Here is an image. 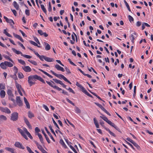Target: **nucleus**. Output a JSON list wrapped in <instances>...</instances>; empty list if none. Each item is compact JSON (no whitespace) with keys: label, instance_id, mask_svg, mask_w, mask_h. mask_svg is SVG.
<instances>
[{"label":"nucleus","instance_id":"nucleus-1","mask_svg":"<svg viewBox=\"0 0 153 153\" xmlns=\"http://www.w3.org/2000/svg\"><path fill=\"white\" fill-rule=\"evenodd\" d=\"M17 129L21 135L26 140H27L28 138L25 134H26L30 139H33V137L31 135L25 128L23 127V130L20 128H18Z\"/></svg>","mask_w":153,"mask_h":153},{"label":"nucleus","instance_id":"nucleus-2","mask_svg":"<svg viewBox=\"0 0 153 153\" xmlns=\"http://www.w3.org/2000/svg\"><path fill=\"white\" fill-rule=\"evenodd\" d=\"M19 114L17 112H14L12 113L10 116V120L13 121H16L18 118Z\"/></svg>","mask_w":153,"mask_h":153},{"label":"nucleus","instance_id":"nucleus-3","mask_svg":"<svg viewBox=\"0 0 153 153\" xmlns=\"http://www.w3.org/2000/svg\"><path fill=\"white\" fill-rule=\"evenodd\" d=\"M31 78L34 80V79H37L39 80L44 83H45V82L44 79L41 77L40 76H39L36 75L30 76Z\"/></svg>","mask_w":153,"mask_h":153},{"label":"nucleus","instance_id":"nucleus-4","mask_svg":"<svg viewBox=\"0 0 153 153\" xmlns=\"http://www.w3.org/2000/svg\"><path fill=\"white\" fill-rule=\"evenodd\" d=\"M46 82L50 86L53 87V88L56 89L58 91H60V90H62V89L60 88L59 87H58L56 85H53V84L52 83H54V82L53 81L51 80L50 82L46 81Z\"/></svg>","mask_w":153,"mask_h":153},{"label":"nucleus","instance_id":"nucleus-5","mask_svg":"<svg viewBox=\"0 0 153 153\" xmlns=\"http://www.w3.org/2000/svg\"><path fill=\"white\" fill-rule=\"evenodd\" d=\"M7 94L9 96V98L12 101H14V99L13 98V95L12 93V91L11 89H8L7 92Z\"/></svg>","mask_w":153,"mask_h":153},{"label":"nucleus","instance_id":"nucleus-6","mask_svg":"<svg viewBox=\"0 0 153 153\" xmlns=\"http://www.w3.org/2000/svg\"><path fill=\"white\" fill-rule=\"evenodd\" d=\"M0 110L2 112L7 114H10L11 113L10 110L7 107L3 108L0 107Z\"/></svg>","mask_w":153,"mask_h":153},{"label":"nucleus","instance_id":"nucleus-7","mask_svg":"<svg viewBox=\"0 0 153 153\" xmlns=\"http://www.w3.org/2000/svg\"><path fill=\"white\" fill-rule=\"evenodd\" d=\"M14 146L16 147L24 149H25L24 147L23 146L22 143L19 142H16L14 144Z\"/></svg>","mask_w":153,"mask_h":153},{"label":"nucleus","instance_id":"nucleus-8","mask_svg":"<svg viewBox=\"0 0 153 153\" xmlns=\"http://www.w3.org/2000/svg\"><path fill=\"white\" fill-rule=\"evenodd\" d=\"M16 102L18 105L20 106H22L23 105L22 101L19 97H16Z\"/></svg>","mask_w":153,"mask_h":153},{"label":"nucleus","instance_id":"nucleus-9","mask_svg":"<svg viewBox=\"0 0 153 153\" xmlns=\"http://www.w3.org/2000/svg\"><path fill=\"white\" fill-rule=\"evenodd\" d=\"M22 68L26 72H29L31 71V69L29 66H24L22 67Z\"/></svg>","mask_w":153,"mask_h":153},{"label":"nucleus","instance_id":"nucleus-10","mask_svg":"<svg viewBox=\"0 0 153 153\" xmlns=\"http://www.w3.org/2000/svg\"><path fill=\"white\" fill-rule=\"evenodd\" d=\"M38 33L41 36L43 35L45 37H46L48 36V34L46 33H44L41 30H38L37 31Z\"/></svg>","mask_w":153,"mask_h":153},{"label":"nucleus","instance_id":"nucleus-11","mask_svg":"<svg viewBox=\"0 0 153 153\" xmlns=\"http://www.w3.org/2000/svg\"><path fill=\"white\" fill-rule=\"evenodd\" d=\"M55 68L59 71H60L62 72L65 71V70L63 67L60 66L59 65L56 64L55 65Z\"/></svg>","mask_w":153,"mask_h":153},{"label":"nucleus","instance_id":"nucleus-12","mask_svg":"<svg viewBox=\"0 0 153 153\" xmlns=\"http://www.w3.org/2000/svg\"><path fill=\"white\" fill-rule=\"evenodd\" d=\"M33 80L31 78L30 76H29L28 78V82L30 86L34 84L35 83L32 81Z\"/></svg>","mask_w":153,"mask_h":153},{"label":"nucleus","instance_id":"nucleus-13","mask_svg":"<svg viewBox=\"0 0 153 153\" xmlns=\"http://www.w3.org/2000/svg\"><path fill=\"white\" fill-rule=\"evenodd\" d=\"M15 82L16 84V86L18 91L19 90H22L23 91H24L22 88L21 85L19 84L16 81H15Z\"/></svg>","mask_w":153,"mask_h":153},{"label":"nucleus","instance_id":"nucleus-14","mask_svg":"<svg viewBox=\"0 0 153 153\" xmlns=\"http://www.w3.org/2000/svg\"><path fill=\"white\" fill-rule=\"evenodd\" d=\"M5 149L7 151L10 152L11 153H15V149L13 148L6 147L5 148Z\"/></svg>","mask_w":153,"mask_h":153},{"label":"nucleus","instance_id":"nucleus-15","mask_svg":"<svg viewBox=\"0 0 153 153\" xmlns=\"http://www.w3.org/2000/svg\"><path fill=\"white\" fill-rule=\"evenodd\" d=\"M43 44L45 46V50L48 51L50 49L51 47L48 44L45 42H44Z\"/></svg>","mask_w":153,"mask_h":153},{"label":"nucleus","instance_id":"nucleus-16","mask_svg":"<svg viewBox=\"0 0 153 153\" xmlns=\"http://www.w3.org/2000/svg\"><path fill=\"white\" fill-rule=\"evenodd\" d=\"M45 128L46 131H47L48 135L51 138V139L53 140V141L55 142V140L54 139L53 137V136L51 134V133L48 131L47 128L46 127H45Z\"/></svg>","mask_w":153,"mask_h":153},{"label":"nucleus","instance_id":"nucleus-17","mask_svg":"<svg viewBox=\"0 0 153 153\" xmlns=\"http://www.w3.org/2000/svg\"><path fill=\"white\" fill-rule=\"evenodd\" d=\"M24 102L26 104V105L27 106V107L28 108H30V105L28 101H27V99L25 97H24Z\"/></svg>","mask_w":153,"mask_h":153},{"label":"nucleus","instance_id":"nucleus-18","mask_svg":"<svg viewBox=\"0 0 153 153\" xmlns=\"http://www.w3.org/2000/svg\"><path fill=\"white\" fill-rule=\"evenodd\" d=\"M13 35L15 36V37L20 40L22 42H24V40L22 38V37L20 36L19 35L15 34L14 33H13Z\"/></svg>","mask_w":153,"mask_h":153},{"label":"nucleus","instance_id":"nucleus-19","mask_svg":"<svg viewBox=\"0 0 153 153\" xmlns=\"http://www.w3.org/2000/svg\"><path fill=\"white\" fill-rule=\"evenodd\" d=\"M0 67L3 69H6L7 68L6 64L5 63V61L1 63Z\"/></svg>","mask_w":153,"mask_h":153},{"label":"nucleus","instance_id":"nucleus-20","mask_svg":"<svg viewBox=\"0 0 153 153\" xmlns=\"http://www.w3.org/2000/svg\"><path fill=\"white\" fill-rule=\"evenodd\" d=\"M45 61L47 62H52L54 61V59H53L49 58L46 56H45Z\"/></svg>","mask_w":153,"mask_h":153},{"label":"nucleus","instance_id":"nucleus-21","mask_svg":"<svg viewBox=\"0 0 153 153\" xmlns=\"http://www.w3.org/2000/svg\"><path fill=\"white\" fill-rule=\"evenodd\" d=\"M7 120V118L6 116L3 115H0V121H6Z\"/></svg>","mask_w":153,"mask_h":153},{"label":"nucleus","instance_id":"nucleus-22","mask_svg":"<svg viewBox=\"0 0 153 153\" xmlns=\"http://www.w3.org/2000/svg\"><path fill=\"white\" fill-rule=\"evenodd\" d=\"M12 50L14 53L17 54H21V56L22 54H23L21 52L19 51L16 50L15 48H12Z\"/></svg>","mask_w":153,"mask_h":153},{"label":"nucleus","instance_id":"nucleus-23","mask_svg":"<svg viewBox=\"0 0 153 153\" xmlns=\"http://www.w3.org/2000/svg\"><path fill=\"white\" fill-rule=\"evenodd\" d=\"M0 94L1 98L4 97L5 95V92L3 90H1L0 91Z\"/></svg>","mask_w":153,"mask_h":153},{"label":"nucleus","instance_id":"nucleus-24","mask_svg":"<svg viewBox=\"0 0 153 153\" xmlns=\"http://www.w3.org/2000/svg\"><path fill=\"white\" fill-rule=\"evenodd\" d=\"M13 5L14 7L16 9V10H18L19 8V6L16 1H14L13 2Z\"/></svg>","mask_w":153,"mask_h":153},{"label":"nucleus","instance_id":"nucleus-25","mask_svg":"<svg viewBox=\"0 0 153 153\" xmlns=\"http://www.w3.org/2000/svg\"><path fill=\"white\" fill-rule=\"evenodd\" d=\"M59 143L62 146L65 148H67L66 145L62 139L60 140Z\"/></svg>","mask_w":153,"mask_h":153},{"label":"nucleus","instance_id":"nucleus-26","mask_svg":"<svg viewBox=\"0 0 153 153\" xmlns=\"http://www.w3.org/2000/svg\"><path fill=\"white\" fill-rule=\"evenodd\" d=\"M36 135H37L38 136L40 139V141L41 142V143H43V140L42 135L40 134L39 133H38V134H36Z\"/></svg>","mask_w":153,"mask_h":153},{"label":"nucleus","instance_id":"nucleus-27","mask_svg":"<svg viewBox=\"0 0 153 153\" xmlns=\"http://www.w3.org/2000/svg\"><path fill=\"white\" fill-rule=\"evenodd\" d=\"M5 63L6 64V66L9 67H11L13 66V64L11 62L7 61H5Z\"/></svg>","mask_w":153,"mask_h":153},{"label":"nucleus","instance_id":"nucleus-28","mask_svg":"<svg viewBox=\"0 0 153 153\" xmlns=\"http://www.w3.org/2000/svg\"><path fill=\"white\" fill-rule=\"evenodd\" d=\"M7 22L10 23L11 25H13L14 24V23L13 20L8 19L6 21Z\"/></svg>","mask_w":153,"mask_h":153},{"label":"nucleus","instance_id":"nucleus-29","mask_svg":"<svg viewBox=\"0 0 153 153\" xmlns=\"http://www.w3.org/2000/svg\"><path fill=\"white\" fill-rule=\"evenodd\" d=\"M95 104L97 106H98L99 107H100L102 111H103L105 109L101 105L97 102H95Z\"/></svg>","mask_w":153,"mask_h":153},{"label":"nucleus","instance_id":"nucleus-30","mask_svg":"<svg viewBox=\"0 0 153 153\" xmlns=\"http://www.w3.org/2000/svg\"><path fill=\"white\" fill-rule=\"evenodd\" d=\"M28 117L30 118H31L34 117V114L30 111H28Z\"/></svg>","mask_w":153,"mask_h":153},{"label":"nucleus","instance_id":"nucleus-31","mask_svg":"<svg viewBox=\"0 0 153 153\" xmlns=\"http://www.w3.org/2000/svg\"><path fill=\"white\" fill-rule=\"evenodd\" d=\"M105 129L106 130L108 131V132L109 133V134L113 136H114V137H115L116 136L115 134L114 133H113V132H111L110 130L108 128H105Z\"/></svg>","mask_w":153,"mask_h":153},{"label":"nucleus","instance_id":"nucleus-32","mask_svg":"<svg viewBox=\"0 0 153 153\" xmlns=\"http://www.w3.org/2000/svg\"><path fill=\"white\" fill-rule=\"evenodd\" d=\"M53 80L56 83L59 84H62V82L59 80L57 79H53Z\"/></svg>","mask_w":153,"mask_h":153},{"label":"nucleus","instance_id":"nucleus-33","mask_svg":"<svg viewBox=\"0 0 153 153\" xmlns=\"http://www.w3.org/2000/svg\"><path fill=\"white\" fill-rule=\"evenodd\" d=\"M4 57L7 60H8L9 61H10L12 62L13 63V61L11 59V58H10V57L6 55H5L4 56Z\"/></svg>","mask_w":153,"mask_h":153},{"label":"nucleus","instance_id":"nucleus-34","mask_svg":"<svg viewBox=\"0 0 153 153\" xmlns=\"http://www.w3.org/2000/svg\"><path fill=\"white\" fill-rule=\"evenodd\" d=\"M75 112L77 114H79L81 113L80 110L77 107H76L75 108Z\"/></svg>","mask_w":153,"mask_h":153},{"label":"nucleus","instance_id":"nucleus-35","mask_svg":"<svg viewBox=\"0 0 153 153\" xmlns=\"http://www.w3.org/2000/svg\"><path fill=\"white\" fill-rule=\"evenodd\" d=\"M18 75V77L20 79H22L24 77L23 74L21 72H19Z\"/></svg>","mask_w":153,"mask_h":153},{"label":"nucleus","instance_id":"nucleus-36","mask_svg":"<svg viewBox=\"0 0 153 153\" xmlns=\"http://www.w3.org/2000/svg\"><path fill=\"white\" fill-rule=\"evenodd\" d=\"M28 61L30 63H32V64L35 65H37V62L35 61L29 59H28Z\"/></svg>","mask_w":153,"mask_h":153},{"label":"nucleus","instance_id":"nucleus-37","mask_svg":"<svg viewBox=\"0 0 153 153\" xmlns=\"http://www.w3.org/2000/svg\"><path fill=\"white\" fill-rule=\"evenodd\" d=\"M124 2L126 7H127V8H128V11L130 12H131V10L130 9L129 6L128 5V3H127V2L125 0H124Z\"/></svg>","mask_w":153,"mask_h":153},{"label":"nucleus","instance_id":"nucleus-38","mask_svg":"<svg viewBox=\"0 0 153 153\" xmlns=\"http://www.w3.org/2000/svg\"><path fill=\"white\" fill-rule=\"evenodd\" d=\"M3 33L8 37H12V36L7 32L6 29L4 30Z\"/></svg>","mask_w":153,"mask_h":153},{"label":"nucleus","instance_id":"nucleus-39","mask_svg":"<svg viewBox=\"0 0 153 153\" xmlns=\"http://www.w3.org/2000/svg\"><path fill=\"white\" fill-rule=\"evenodd\" d=\"M18 61L22 65H25L26 64L25 62L21 59H18Z\"/></svg>","mask_w":153,"mask_h":153},{"label":"nucleus","instance_id":"nucleus-40","mask_svg":"<svg viewBox=\"0 0 153 153\" xmlns=\"http://www.w3.org/2000/svg\"><path fill=\"white\" fill-rule=\"evenodd\" d=\"M41 7L42 11L45 13H46L47 11L46 9L45 8L43 4H41Z\"/></svg>","mask_w":153,"mask_h":153},{"label":"nucleus","instance_id":"nucleus-41","mask_svg":"<svg viewBox=\"0 0 153 153\" xmlns=\"http://www.w3.org/2000/svg\"><path fill=\"white\" fill-rule=\"evenodd\" d=\"M22 56L27 59H30L32 58V56L22 54Z\"/></svg>","mask_w":153,"mask_h":153},{"label":"nucleus","instance_id":"nucleus-42","mask_svg":"<svg viewBox=\"0 0 153 153\" xmlns=\"http://www.w3.org/2000/svg\"><path fill=\"white\" fill-rule=\"evenodd\" d=\"M100 117L102 118L103 120L104 121H105L106 122V121L108 120V118L103 115H102V116H100Z\"/></svg>","mask_w":153,"mask_h":153},{"label":"nucleus","instance_id":"nucleus-43","mask_svg":"<svg viewBox=\"0 0 153 153\" xmlns=\"http://www.w3.org/2000/svg\"><path fill=\"white\" fill-rule=\"evenodd\" d=\"M5 88L4 84L2 83L0 84V90L4 89Z\"/></svg>","mask_w":153,"mask_h":153},{"label":"nucleus","instance_id":"nucleus-44","mask_svg":"<svg viewBox=\"0 0 153 153\" xmlns=\"http://www.w3.org/2000/svg\"><path fill=\"white\" fill-rule=\"evenodd\" d=\"M11 77L12 78H13V79H15L16 81L18 79L17 76H16V74H15L14 73V74L13 75L11 76Z\"/></svg>","mask_w":153,"mask_h":153},{"label":"nucleus","instance_id":"nucleus-45","mask_svg":"<svg viewBox=\"0 0 153 153\" xmlns=\"http://www.w3.org/2000/svg\"><path fill=\"white\" fill-rule=\"evenodd\" d=\"M130 39L131 40V41L133 42L134 41V36L133 34H131L130 36Z\"/></svg>","mask_w":153,"mask_h":153},{"label":"nucleus","instance_id":"nucleus-46","mask_svg":"<svg viewBox=\"0 0 153 153\" xmlns=\"http://www.w3.org/2000/svg\"><path fill=\"white\" fill-rule=\"evenodd\" d=\"M29 42L30 43H31V44L34 45L35 46H38V44L37 43L35 42H34L32 41V40H30L29 41Z\"/></svg>","mask_w":153,"mask_h":153},{"label":"nucleus","instance_id":"nucleus-47","mask_svg":"<svg viewBox=\"0 0 153 153\" xmlns=\"http://www.w3.org/2000/svg\"><path fill=\"white\" fill-rule=\"evenodd\" d=\"M35 130L36 134H38V133H39V132L40 131V129L38 127H36L35 128Z\"/></svg>","mask_w":153,"mask_h":153},{"label":"nucleus","instance_id":"nucleus-48","mask_svg":"<svg viewBox=\"0 0 153 153\" xmlns=\"http://www.w3.org/2000/svg\"><path fill=\"white\" fill-rule=\"evenodd\" d=\"M128 18L129 20V21L131 22L134 21V19L130 15L128 16Z\"/></svg>","mask_w":153,"mask_h":153},{"label":"nucleus","instance_id":"nucleus-49","mask_svg":"<svg viewBox=\"0 0 153 153\" xmlns=\"http://www.w3.org/2000/svg\"><path fill=\"white\" fill-rule=\"evenodd\" d=\"M132 144L135 146L138 149H139L140 148V147L134 141L133 143Z\"/></svg>","mask_w":153,"mask_h":153},{"label":"nucleus","instance_id":"nucleus-50","mask_svg":"<svg viewBox=\"0 0 153 153\" xmlns=\"http://www.w3.org/2000/svg\"><path fill=\"white\" fill-rule=\"evenodd\" d=\"M65 140L68 145L70 147V146L71 145V143L67 139H65Z\"/></svg>","mask_w":153,"mask_h":153},{"label":"nucleus","instance_id":"nucleus-51","mask_svg":"<svg viewBox=\"0 0 153 153\" xmlns=\"http://www.w3.org/2000/svg\"><path fill=\"white\" fill-rule=\"evenodd\" d=\"M70 147L75 153H77L74 148L71 145L70 146Z\"/></svg>","mask_w":153,"mask_h":153},{"label":"nucleus","instance_id":"nucleus-52","mask_svg":"<svg viewBox=\"0 0 153 153\" xmlns=\"http://www.w3.org/2000/svg\"><path fill=\"white\" fill-rule=\"evenodd\" d=\"M39 59L42 61H43L44 59H45V56L43 55L39 56Z\"/></svg>","mask_w":153,"mask_h":153},{"label":"nucleus","instance_id":"nucleus-53","mask_svg":"<svg viewBox=\"0 0 153 153\" xmlns=\"http://www.w3.org/2000/svg\"><path fill=\"white\" fill-rule=\"evenodd\" d=\"M81 90H82V91L85 93V94L87 92V91L85 90V88L82 87V88L81 89Z\"/></svg>","mask_w":153,"mask_h":153},{"label":"nucleus","instance_id":"nucleus-54","mask_svg":"<svg viewBox=\"0 0 153 153\" xmlns=\"http://www.w3.org/2000/svg\"><path fill=\"white\" fill-rule=\"evenodd\" d=\"M13 71L14 72L15 74H17L18 71V69L16 66H14L13 68Z\"/></svg>","mask_w":153,"mask_h":153},{"label":"nucleus","instance_id":"nucleus-55","mask_svg":"<svg viewBox=\"0 0 153 153\" xmlns=\"http://www.w3.org/2000/svg\"><path fill=\"white\" fill-rule=\"evenodd\" d=\"M56 77L61 79V78L63 79V77H64V76L61 74H57V75Z\"/></svg>","mask_w":153,"mask_h":153},{"label":"nucleus","instance_id":"nucleus-56","mask_svg":"<svg viewBox=\"0 0 153 153\" xmlns=\"http://www.w3.org/2000/svg\"><path fill=\"white\" fill-rule=\"evenodd\" d=\"M66 100L69 103L73 105H74V104L73 103L71 100H69L67 98H66Z\"/></svg>","mask_w":153,"mask_h":153},{"label":"nucleus","instance_id":"nucleus-57","mask_svg":"<svg viewBox=\"0 0 153 153\" xmlns=\"http://www.w3.org/2000/svg\"><path fill=\"white\" fill-rule=\"evenodd\" d=\"M25 13L26 15L29 16L30 15V11L28 9H26L25 10Z\"/></svg>","mask_w":153,"mask_h":153},{"label":"nucleus","instance_id":"nucleus-58","mask_svg":"<svg viewBox=\"0 0 153 153\" xmlns=\"http://www.w3.org/2000/svg\"><path fill=\"white\" fill-rule=\"evenodd\" d=\"M68 61L70 63L74 66H76V65L73 62L71 61V60L70 59H68Z\"/></svg>","mask_w":153,"mask_h":153},{"label":"nucleus","instance_id":"nucleus-59","mask_svg":"<svg viewBox=\"0 0 153 153\" xmlns=\"http://www.w3.org/2000/svg\"><path fill=\"white\" fill-rule=\"evenodd\" d=\"M52 8L51 5V4L50 2L49 3V6L48 8V10L50 12L51 11Z\"/></svg>","mask_w":153,"mask_h":153},{"label":"nucleus","instance_id":"nucleus-60","mask_svg":"<svg viewBox=\"0 0 153 153\" xmlns=\"http://www.w3.org/2000/svg\"><path fill=\"white\" fill-rule=\"evenodd\" d=\"M67 89L70 92H71L74 94H75L74 91L71 88L69 87L68 88H67Z\"/></svg>","mask_w":153,"mask_h":153},{"label":"nucleus","instance_id":"nucleus-61","mask_svg":"<svg viewBox=\"0 0 153 153\" xmlns=\"http://www.w3.org/2000/svg\"><path fill=\"white\" fill-rule=\"evenodd\" d=\"M65 69L66 71L68 74H69L71 73V72H70L69 69L67 67H65Z\"/></svg>","mask_w":153,"mask_h":153},{"label":"nucleus","instance_id":"nucleus-62","mask_svg":"<svg viewBox=\"0 0 153 153\" xmlns=\"http://www.w3.org/2000/svg\"><path fill=\"white\" fill-rule=\"evenodd\" d=\"M18 44H19V45L22 47V48L23 49H25V47L24 46V45H23L22 44L21 42H18Z\"/></svg>","mask_w":153,"mask_h":153},{"label":"nucleus","instance_id":"nucleus-63","mask_svg":"<svg viewBox=\"0 0 153 153\" xmlns=\"http://www.w3.org/2000/svg\"><path fill=\"white\" fill-rule=\"evenodd\" d=\"M43 107L47 111H49V109L48 107L46 105H43Z\"/></svg>","mask_w":153,"mask_h":153},{"label":"nucleus","instance_id":"nucleus-64","mask_svg":"<svg viewBox=\"0 0 153 153\" xmlns=\"http://www.w3.org/2000/svg\"><path fill=\"white\" fill-rule=\"evenodd\" d=\"M126 140L128 141H129L130 142H131L132 144L134 142V141L132 140L131 139H130V138H129V137H128L127 138Z\"/></svg>","mask_w":153,"mask_h":153}]
</instances>
